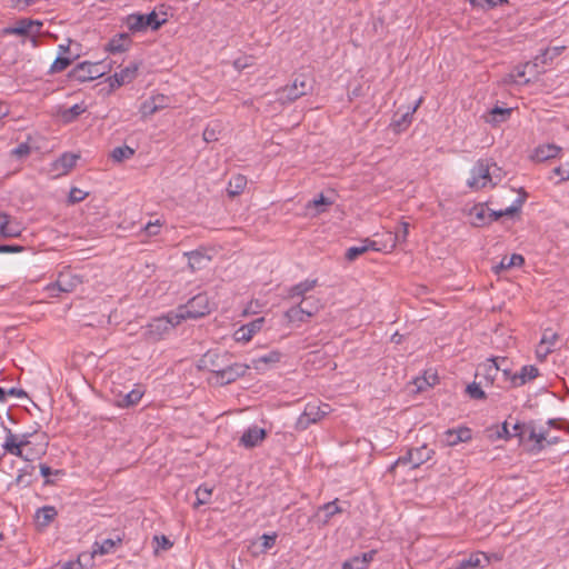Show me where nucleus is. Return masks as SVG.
<instances>
[{"label": "nucleus", "mask_w": 569, "mask_h": 569, "mask_svg": "<svg viewBox=\"0 0 569 569\" xmlns=\"http://www.w3.org/2000/svg\"><path fill=\"white\" fill-rule=\"evenodd\" d=\"M513 436L519 439V442L527 446L528 452L536 455L546 448L543 433L538 430V423L535 420L517 422L513 426Z\"/></svg>", "instance_id": "f257e3e1"}, {"label": "nucleus", "mask_w": 569, "mask_h": 569, "mask_svg": "<svg viewBox=\"0 0 569 569\" xmlns=\"http://www.w3.org/2000/svg\"><path fill=\"white\" fill-rule=\"evenodd\" d=\"M214 303L210 300L206 292H201L188 300L184 306L179 307L174 315L176 323H180L183 319H198L211 312Z\"/></svg>", "instance_id": "f03ea898"}, {"label": "nucleus", "mask_w": 569, "mask_h": 569, "mask_svg": "<svg viewBox=\"0 0 569 569\" xmlns=\"http://www.w3.org/2000/svg\"><path fill=\"white\" fill-rule=\"evenodd\" d=\"M311 89L312 86L310 81L301 76L296 78L291 84L278 89L276 92L277 100L282 104L291 103L300 97L306 96Z\"/></svg>", "instance_id": "7ed1b4c3"}, {"label": "nucleus", "mask_w": 569, "mask_h": 569, "mask_svg": "<svg viewBox=\"0 0 569 569\" xmlns=\"http://www.w3.org/2000/svg\"><path fill=\"white\" fill-rule=\"evenodd\" d=\"M166 19L159 20L156 11H151L147 14L132 13L126 18V26L131 32H141L148 29L158 30L162 24L166 23Z\"/></svg>", "instance_id": "20e7f679"}, {"label": "nucleus", "mask_w": 569, "mask_h": 569, "mask_svg": "<svg viewBox=\"0 0 569 569\" xmlns=\"http://www.w3.org/2000/svg\"><path fill=\"white\" fill-rule=\"evenodd\" d=\"M30 433H23L21 436H17L12 433L10 429L7 428L6 440L2 445V448L6 452L19 457L26 461L34 460V455H24V448H28L30 445Z\"/></svg>", "instance_id": "39448f33"}, {"label": "nucleus", "mask_w": 569, "mask_h": 569, "mask_svg": "<svg viewBox=\"0 0 569 569\" xmlns=\"http://www.w3.org/2000/svg\"><path fill=\"white\" fill-rule=\"evenodd\" d=\"M104 73L106 67L102 62L83 61L69 72V78L78 82H86L98 79Z\"/></svg>", "instance_id": "423d86ee"}, {"label": "nucleus", "mask_w": 569, "mask_h": 569, "mask_svg": "<svg viewBox=\"0 0 569 569\" xmlns=\"http://www.w3.org/2000/svg\"><path fill=\"white\" fill-rule=\"evenodd\" d=\"M177 325L174 315L153 319L143 331V337L149 342L159 341Z\"/></svg>", "instance_id": "0eeeda50"}, {"label": "nucleus", "mask_w": 569, "mask_h": 569, "mask_svg": "<svg viewBox=\"0 0 569 569\" xmlns=\"http://www.w3.org/2000/svg\"><path fill=\"white\" fill-rule=\"evenodd\" d=\"M491 180L489 160L480 159L472 167L467 186L472 190H479L491 183Z\"/></svg>", "instance_id": "6e6552de"}, {"label": "nucleus", "mask_w": 569, "mask_h": 569, "mask_svg": "<svg viewBox=\"0 0 569 569\" xmlns=\"http://www.w3.org/2000/svg\"><path fill=\"white\" fill-rule=\"evenodd\" d=\"M231 356L229 352H219L218 350L207 351L199 360V368L208 370L216 377L226 363L230 360Z\"/></svg>", "instance_id": "1a4fd4ad"}, {"label": "nucleus", "mask_w": 569, "mask_h": 569, "mask_svg": "<svg viewBox=\"0 0 569 569\" xmlns=\"http://www.w3.org/2000/svg\"><path fill=\"white\" fill-rule=\"evenodd\" d=\"M328 405H323L322 407L315 405V403H308L303 410V412L300 415L297 421V428L305 430L307 429L311 423L318 422L320 419H322L328 413Z\"/></svg>", "instance_id": "9d476101"}, {"label": "nucleus", "mask_w": 569, "mask_h": 569, "mask_svg": "<svg viewBox=\"0 0 569 569\" xmlns=\"http://www.w3.org/2000/svg\"><path fill=\"white\" fill-rule=\"evenodd\" d=\"M248 369H250L248 365L231 362L229 360L226 367L216 376V382L222 386L234 382L238 378L244 376Z\"/></svg>", "instance_id": "9b49d317"}, {"label": "nucleus", "mask_w": 569, "mask_h": 569, "mask_svg": "<svg viewBox=\"0 0 569 569\" xmlns=\"http://www.w3.org/2000/svg\"><path fill=\"white\" fill-rule=\"evenodd\" d=\"M321 308L320 301L315 300L312 308L303 307L302 302L289 308L284 316L289 322H306L309 318L315 316Z\"/></svg>", "instance_id": "f8f14e48"}, {"label": "nucleus", "mask_w": 569, "mask_h": 569, "mask_svg": "<svg viewBox=\"0 0 569 569\" xmlns=\"http://www.w3.org/2000/svg\"><path fill=\"white\" fill-rule=\"evenodd\" d=\"M82 282V276L73 272V270L68 267L59 272L56 280V286L58 287V291L69 293L74 291Z\"/></svg>", "instance_id": "ddd939ff"}, {"label": "nucleus", "mask_w": 569, "mask_h": 569, "mask_svg": "<svg viewBox=\"0 0 569 569\" xmlns=\"http://www.w3.org/2000/svg\"><path fill=\"white\" fill-rule=\"evenodd\" d=\"M42 22L28 18L20 19L14 26L8 27L3 30L4 34L29 36L31 33H39Z\"/></svg>", "instance_id": "4468645a"}, {"label": "nucleus", "mask_w": 569, "mask_h": 569, "mask_svg": "<svg viewBox=\"0 0 569 569\" xmlns=\"http://www.w3.org/2000/svg\"><path fill=\"white\" fill-rule=\"evenodd\" d=\"M22 232L21 223L7 212H0V238H18Z\"/></svg>", "instance_id": "2eb2a0df"}, {"label": "nucleus", "mask_w": 569, "mask_h": 569, "mask_svg": "<svg viewBox=\"0 0 569 569\" xmlns=\"http://www.w3.org/2000/svg\"><path fill=\"white\" fill-rule=\"evenodd\" d=\"M171 100L164 94H156L147 99L141 103L140 112L143 117H149L156 112L170 107Z\"/></svg>", "instance_id": "dca6fc26"}, {"label": "nucleus", "mask_w": 569, "mask_h": 569, "mask_svg": "<svg viewBox=\"0 0 569 569\" xmlns=\"http://www.w3.org/2000/svg\"><path fill=\"white\" fill-rule=\"evenodd\" d=\"M264 325V318L260 317L251 322L241 326L239 329L234 332V340L238 342H249L252 337L259 332Z\"/></svg>", "instance_id": "f3484780"}, {"label": "nucleus", "mask_w": 569, "mask_h": 569, "mask_svg": "<svg viewBox=\"0 0 569 569\" xmlns=\"http://www.w3.org/2000/svg\"><path fill=\"white\" fill-rule=\"evenodd\" d=\"M491 558L482 551L472 552L458 562L455 569H483L490 565Z\"/></svg>", "instance_id": "a211bd4d"}, {"label": "nucleus", "mask_w": 569, "mask_h": 569, "mask_svg": "<svg viewBox=\"0 0 569 569\" xmlns=\"http://www.w3.org/2000/svg\"><path fill=\"white\" fill-rule=\"evenodd\" d=\"M281 358H282V353L280 351L272 350L263 356L252 358L249 366H250V368H252L257 371H266L267 369L271 368L276 363L280 362Z\"/></svg>", "instance_id": "6ab92c4d"}, {"label": "nucleus", "mask_w": 569, "mask_h": 569, "mask_svg": "<svg viewBox=\"0 0 569 569\" xmlns=\"http://www.w3.org/2000/svg\"><path fill=\"white\" fill-rule=\"evenodd\" d=\"M318 286L317 279H306L287 289L284 298L288 300L305 299L306 295Z\"/></svg>", "instance_id": "aec40b11"}, {"label": "nucleus", "mask_w": 569, "mask_h": 569, "mask_svg": "<svg viewBox=\"0 0 569 569\" xmlns=\"http://www.w3.org/2000/svg\"><path fill=\"white\" fill-rule=\"evenodd\" d=\"M267 437V432L264 429L259 428L257 426H252L248 428L240 438V445L244 448H253L257 447L260 442H262Z\"/></svg>", "instance_id": "412c9836"}, {"label": "nucleus", "mask_w": 569, "mask_h": 569, "mask_svg": "<svg viewBox=\"0 0 569 569\" xmlns=\"http://www.w3.org/2000/svg\"><path fill=\"white\" fill-rule=\"evenodd\" d=\"M122 542L123 535H117L114 538L104 539L101 542L96 541L92 545V557L112 553L117 547L122 545Z\"/></svg>", "instance_id": "4be33fe9"}, {"label": "nucleus", "mask_w": 569, "mask_h": 569, "mask_svg": "<svg viewBox=\"0 0 569 569\" xmlns=\"http://www.w3.org/2000/svg\"><path fill=\"white\" fill-rule=\"evenodd\" d=\"M539 376V370L535 366H523L519 372L510 376V382L513 388L521 387L527 382L536 379Z\"/></svg>", "instance_id": "5701e85b"}, {"label": "nucleus", "mask_w": 569, "mask_h": 569, "mask_svg": "<svg viewBox=\"0 0 569 569\" xmlns=\"http://www.w3.org/2000/svg\"><path fill=\"white\" fill-rule=\"evenodd\" d=\"M471 439V430L469 428L448 429L443 433V441L447 446H456L459 442H466Z\"/></svg>", "instance_id": "b1692460"}, {"label": "nucleus", "mask_w": 569, "mask_h": 569, "mask_svg": "<svg viewBox=\"0 0 569 569\" xmlns=\"http://www.w3.org/2000/svg\"><path fill=\"white\" fill-rule=\"evenodd\" d=\"M143 393V388L141 386H137L126 395L120 393L116 399V406L119 408H129L136 406L141 400Z\"/></svg>", "instance_id": "393cba45"}, {"label": "nucleus", "mask_w": 569, "mask_h": 569, "mask_svg": "<svg viewBox=\"0 0 569 569\" xmlns=\"http://www.w3.org/2000/svg\"><path fill=\"white\" fill-rule=\"evenodd\" d=\"M78 159L79 156L77 154L63 153L52 163L53 171H56L58 176L67 174L76 166Z\"/></svg>", "instance_id": "a878e982"}, {"label": "nucleus", "mask_w": 569, "mask_h": 569, "mask_svg": "<svg viewBox=\"0 0 569 569\" xmlns=\"http://www.w3.org/2000/svg\"><path fill=\"white\" fill-rule=\"evenodd\" d=\"M375 555L376 551L371 550L360 556H355L342 563V569H367L369 563L373 560Z\"/></svg>", "instance_id": "bb28decb"}, {"label": "nucleus", "mask_w": 569, "mask_h": 569, "mask_svg": "<svg viewBox=\"0 0 569 569\" xmlns=\"http://www.w3.org/2000/svg\"><path fill=\"white\" fill-rule=\"evenodd\" d=\"M565 50V46H556L545 49L540 54L536 56L532 60V68L545 66L552 61L556 57L560 56Z\"/></svg>", "instance_id": "cd10ccee"}, {"label": "nucleus", "mask_w": 569, "mask_h": 569, "mask_svg": "<svg viewBox=\"0 0 569 569\" xmlns=\"http://www.w3.org/2000/svg\"><path fill=\"white\" fill-rule=\"evenodd\" d=\"M131 38L128 33L114 36L108 43L107 50L111 53H120L129 49Z\"/></svg>", "instance_id": "c85d7f7f"}, {"label": "nucleus", "mask_w": 569, "mask_h": 569, "mask_svg": "<svg viewBox=\"0 0 569 569\" xmlns=\"http://www.w3.org/2000/svg\"><path fill=\"white\" fill-rule=\"evenodd\" d=\"M523 203L522 199H517L516 202L506 208L505 210L495 211L489 209L488 211V224L499 220L501 217H513L516 213L520 211V208Z\"/></svg>", "instance_id": "c756f323"}, {"label": "nucleus", "mask_w": 569, "mask_h": 569, "mask_svg": "<svg viewBox=\"0 0 569 569\" xmlns=\"http://www.w3.org/2000/svg\"><path fill=\"white\" fill-rule=\"evenodd\" d=\"M368 250H373V251H378L379 248L377 247V242L376 241H372V240H369V239H366L363 241V244L361 246H355V247H350L347 251H346V259L349 260V261H353L356 260L359 256H361L362 253L367 252Z\"/></svg>", "instance_id": "7c9ffc66"}, {"label": "nucleus", "mask_w": 569, "mask_h": 569, "mask_svg": "<svg viewBox=\"0 0 569 569\" xmlns=\"http://www.w3.org/2000/svg\"><path fill=\"white\" fill-rule=\"evenodd\" d=\"M411 451L413 455V469L429 461L435 455V450L429 448L427 445H422L418 448H411Z\"/></svg>", "instance_id": "2f4dec72"}, {"label": "nucleus", "mask_w": 569, "mask_h": 569, "mask_svg": "<svg viewBox=\"0 0 569 569\" xmlns=\"http://www.w3.org/2000/svg\"><path fill=\"white\" fill-rule=\"evenodd\" d=\"M525 263V258L521 254L513 253L510 257H503L499 264L493 267L496 273H500L502 270H508L512 267H521Z\"/></svg>", "instance_id": "473e14b6"}, {"label": "nucleus", "mask_w": 569, "mask_h": 569, "mask_svg": "<svg viewBox=\"0 0 569 569\" xmlns=\"http://www.w3.org/2000/svg\"><path fill=\"white\" fill-rule=\"evenodd\" d=\"M560 152V148L555 144H545L539 146L535 150L533 159L537 161H546L548 159L555 158Z\"/></svg>", "instance_id": "72a5a7b5"}, {"label": "nucleus", "mask_w": 569, "mask_h": 569, "mask_svg": "<svg viewBox=\"0 0 569 569\" xmlns=\"http://www.w3.org/2000/svg\"><path fill=\"white\" fill-rule=\"evenodd\" d=\"M420 102H421V99L418 101V103L411 110L403 113L399 119L392 120L391 126L396 132L403 131L410 126V123L412 121V116L416 112Z\"/></svg>", "instance_id": "f704fd0d"}, {"label": "nucleus", "mask_w": 569, "mask_h": 569, "mask_svg": "<svg viewBox=\"0 0 569 569\" xmlns=\"http://www.w3.org/2000/svg\"><path fill=\"white\" fill-rule=\"evenodd\" d=\"M506 362L507 358L505 357L488 359L487 362L482 365L486 378L493 380L501 368V365Z\"/></svg>", "instance_id": "c9c22d12"}, {"label": "nucleus", "mask_w": 569, "mask_h": 569, "mask_svg": "<svg viewBox=\"0 0 569 569\" xmlns=\"http://www.w3.org/2000/svg\"><path fill=\"white\" fill-rule=\"evenodd\" d=\"M246 186H247V178L242 174H236L230 179V181L228 183V188H227L228 194L230 197L239 196L240 193H242Z\"/></svg>", "instance_id": "e433bc0d"}, {"label": "nucleus", "mask_w": 569, "mask_h": 569, "mask_svg": "<svg viewBox=\"0 0 569 569\" xmlns=\"http://www.w3.org/2000/svg\"><path fill=\"white\" fill-rule=\"evenodd\" d=\"M186 256L188 257L189 267L192 270H199L204 267V262L210 261V258L199 250L187 252Z\"/></svg>", "instance_id": "4c0bfd02"}, {"label": "nucleus", "mask_w": 569, "mask_h": 569, "mask_svg": "<svg viewBox=\"0 0 569 569\" xmlns=\"http://www.w3.org/2000/svg\"><path fill=\"white\" fill-rule=\"evenodd\" d=\"M58 512L52 506H44L38 509L36 517L40 526L47 527L56 517Z\"/></svg>", "instance_id": "58836bf2"}, {"label": "nucleus", "mask_w": 569, "mask_h": 569, "mask_svg": "<svg viewBox=\"0 0 569 569\" xmlns=\"http://www.w3.org/2000/svg\"><path fill=\"white\" fill-rule=\"evenodd\" d=\"M86 106L82 103L73 104L72 107L63 110L61 112V119L66 123H70L74 121L79 116H81L86 111Z\"/></svg>", "instance_id": "ea45409f"}, {"label": "nucleus", "mask_w": 569, "mask_h": 569, "mask_svg": "<svg viewBox=\"0 0 569 569\" xmlns=\"http://www.w3.org/2000/svg\"><path fill=\"white\" fill-rule=\"evenodd\" d=\"M134 149L129 146L116 147L111 152V159L114 162H122L131 159L134 156Z\"/></svg>", "instance_id": "a19ab883"}, {"label": "nucleus", "mask_w": 569, "mask_h": 569, "mask_svg": "<svg viewBox=\"0 0 569 569\" xmlns=\"http://www.w3.org/2000/svg\"><path fill=\"white\" fill-rule=\"evenodd\" d=\"M332 203L328 198L323 194H320L319 198L309 201L306 206L308 210H315V214L322 213L327 210V208Z\"/></svg>", "instance_id": "79ce46f5"}, {"label": "nucleus", "mask_w": 569, "mask_h": 569, "mask_svg": "<svg viewBox=\"0 0 569 569\" xmlns=\"http://www.w3.org/2000/svg\"><path fill=\"white\" fill-rule=\"evenodd\" d=\"M212 495V488L208 487L207 485H201L196 490L197 500L193 503L194 508H198L202 505H206L209 502L210 497Z\"/></svg>", "instance_id": "37998d69"}, {"label": "nucleus", "mask_w": 569, "mask_h": 569, "mask_svg": "<svg viewBox=\"0 0 569 569\" xmlns=\"http://www.w3.org/2000/svg\"><path fill=\"white\" fill-rule=\"evenodd\" d=\"M72 62L71 58L58 56L52 62L49 73L54 74L64 71Z\"/></svg>", "instance_id": "c03bdc74"}, {"label": "nucleus", "mask_w": 569, "mask_h": 569, "mask_svg": "<svg viewBox=\"0 0 569 569\" xmlns=\"http://www.w3.org/2000/svg\"><path fill=\"white\" fill-rule=\"evenodd\" d=\"M137 71H138V64L132 63V64L126 67L124 69H122L120 72H117L120 78V83L131 82L136 78Z\"/></svg>", "instance_id": "a18cd8bd"}, {"label": "nucleus", "mask_w": 569, "mask_h": 569, "mask_svg": "<svg viewBox=\"0 0 569 569\" xmlns=\"http://www.w3.org/2000/svg\"><path fill=\"white\" fill-rule=\"evenodd\" d=\"M488 211L489 208L485 206H476L472 210L475 216V224L476 226H485L488 224Z\"/></svg>", "instance_id": "49530a36"}, {"label": "nucleus", "mask_w": 569, "mask_h": 569, "mask_svg": "<svg viewBox=\"0 0 569 569\" xmlns=\"http://www.w3.org/2000/svg\"><path fill=\"white\" fill-rule=\"evenodd\" d=\"M557 340H558V335L556 332H553L551 329H546L543 331L541 340H540V348L548 346L553 349Z\"/></svg>", "instance_id": "de8ad7c7"}, {"label": "nucleus", "mask_w": 569, "mask_h": 569, "mask_svg": "<svg viewBox=\"0 0 569 569\" xmlns=\"http://www.w3.org/2000/svg\"><path fill=\"white\" fill-rule=\"evenodd\" d=\"M466 392L471 399L476 400H483L487 397L485 391L476 382L468 385L466 388Z\"/></svg>", "instance_id": "09e8293b"}, {"label": "nucleus", "mask_w": 569, "mask_h": 569, "mask_svg": "<svg viewBox=\"0 0 569 569\" xmlns=\"http://www.w3.org/2000/svg\"><path fill=\"white\" fill-rule=\"evenodd\" d=\"M511 109H502L499 107H496L491 110V122L498 123L503 122L507 120V118L510 116Z\"/></svg>", "instance_id": "8fccbe9b"}, {"label": "nucleus", "mask_w": 569, "mask_h": 569, "mask_svg": "<svg viewBox=\"0 0 569 569\" xmlns=\"http://www.w3.org/2000/svg\"><path fill=\"white\" fill-rule=\"evenodd\" d=\"M401 465H411V467L413 468V455H412V451L411 449H409L403 456H400L389 468V471L390 472H393L395 469L398 467V466H401Z\"/></svg>", "instance_id": "3c124183"}, {"label": "nucleus", "mask_w": 569, "mask_h": 569, "mask_svg": "<svg viewBox=\"0 0 569 569\" xmlns=\"http://www.w3.org/2000/svg\"><path fill=\"white\" fill-rule=\"evenodd\" d=\"M473 7H480L482 9H493L498 4L507 3V0H470Z\"/></svg>", "instance_id": "603ef678"}, {"label": "nucleus", "mask_w": 569, "mask_h": 569, "mask_svg": "<svg viewBox=\"0 0 569 569\" xmlns=\"http://www.w3.org/2000/svg\"><path fill=\"white\" fill-rule=\"evenodd\" d=\"M320 511L326 512L325 522H328V520L335 516L336 513L340 512L341 509L337 506V501H331L328 503H325L319 508Z\"/></svg>", "instance_id": "864d4df0"}, {"label": "nucleus", "mask_w": 569, "mask_h": 569, "mask_svg": "<svg viewBox=\"0 0 569 569\" xmlns=\"http://www.w3.org/2000/svg\"><path fill=\"white\" fill-rule=\"evenodd\" d=\"M87 197V192L82 191L81 189L79 188H71L70 192H69V202L70 203H78V202H81L82 200H84Z\"/></svg>", "instance_id": "5fc2aeb1"}, {"label": "nucleus", "mask_w": 569, "mask_h": 569, "mask_svg": "<svg viewBox=\"0 0 569 569\" xmlns=\"http://www.w3.org/2000/svg\"><path fill=\"white\" fill-rule=\"evenodd\" d=\"M31 151V148L28 143H20L14 149L11 150V154L17 158H23L27 157Z\"/></svg>", "instance_id": "6e6d98bb"}, {"label": "nucleus", "mask_w": 569, "mask_h": 569, "mask_svg": "<svg viewBox=\"0 0 569 569\" xmlns=\"http://www.w3.org/2000/svg\"><path fill=\"white\" fill-rule=\"evenodd\" d=\"M409 233V223L408 222H401V224L398 227L395 238L399 242L406 241Z\"/></svg>", "instance_id": "4d7b16f0"}, {"label": "nucleus", "mask_w": 569, "mask_h": 569, "mask_svg": "<svg viewBox=\"0 0 569 569\" xmlns=\"http://www.w3.org/2000/svg\"><path fill=\"white\" fill-rule=\"evenodd\" d=\"M202 138L206 142H213L218 140V131L216 127L208 126L202 133Z\"/></svg>", "instance_id": "13d9d810"}, {"label": "nucleus", "mask_w": 569, "mask_h": 569, "mask_svg": "<svg viewBox=\"0 0 569 569\" xmlns=\"http://www.w3.org/2000/svg\"><path fill=\"white\" fill-rule=\"evenodd\" d=\"M153 540L157 542L158 549L168 550L172 547V542L166 536H154Z\"/></svg>", "instance_id": "bf43d9fd"}, {"label": "nucleus", "mask_w": 569, "mask_h": 569, "mask_svg": "<svg viewBox=\"0 0 569 569\" xmlns=\"http://www.w3.org/2000/svg\"><path fill=\"white\" fill-rule=\"evenodd\" d=\"M276 539H277V535L276 533L262 535L261 536V540H262V548H263V550L272 548L274 546V543H276Z\"/></svg>", "instance_id": "052dcab7"}, {"label": "nucleus", "mask_w": 569, "mask_h": 569, "mask_svg": "<svg viewBox=\"0 0 569 569\" xmlns=\"http://www.w3.org/2000/svg\"><path fill=\"white\" fill-rule=\"evenodd\" d=\"M82 568H83L82 563H81L80 559L78 558L77 560H69L67 562L58 565L57 569H82Z\"/></svg>", "instance_id": "680f3d73"}, {"label": "nucleus", "mask_w": 569, "mask_h": 569, "mask_svg": "<svg viewBox=\"0 0 569 569\" xmlns=\"http://www.w3.org/2000/svg\"><path fill=\"white\" fill-rule=\"evenodd\" d=\"M160 228H161V224H160L159 220H157L156 222H149L144 227V231L147 232L148 236H157L160 232Z\"/></svg>", "instance_id": "e2e57ef3"}, {"label": "nucleus", "mask_w": 569, "mask_h": 569, "mask_svg": "<svg viewBox=\"0 0 569 569\" xmlns=\"http://www.w3.org/2000/svg\"><path fill=\"white\" fill-rule=\"evenodd\" d=\"M556 426V420H548L545 425H538V430H540L543 433V441L548 439V436L550 435L551 427Z\"/></svg>", "instance_id": "0e129e2a"}, {"label": "nucleus", "mask_w": 569, "mask_h": 569, "mask_svg": "<svg viewBox=\"0 0 569 569\" xmlns=\"http://www.w3.org/2000/svg\"><path fill=\"white\" fill-rule=\"evenodd\" d=\"M23 250L20 246L0 244V253H17Z\"/></svg>", "instance_id": "69168bd1"}, {"label": "nucleus", "mask_w": 569, "mask_h": 569, "mask_svg": "<svg viewBox=\"0 0 569 569\" xmlns=\"http://www.w3.org/2000/svg\"><path fill=\"white\" fill-rule=\"evenodd\" d=\"M44 290L48 292V296L51 297V298L59 297V295L62 292V291H58V287L56 286V281L49 283L48 286H46Z\"/></svg>", "instance_id": "338daca9"}, {"label": "nucleus", "mask_w": 569, "mask_h": 569, "mask_svg": "<svg viewBox=\"0 0 569 569\" xmlns=\"http://www.w3.org/2000/svg\"><path fill=\"white\" fill-rule=\"evenodd\" d=\"M34 470V467L33 466H26V468L21 469L20 470V473L18 475L17 477V482L18 483H23L24 482V476L26 475H31V472Z\"/></svg>", "instance_id": "774afa93"}]
</instances>
